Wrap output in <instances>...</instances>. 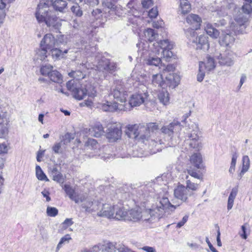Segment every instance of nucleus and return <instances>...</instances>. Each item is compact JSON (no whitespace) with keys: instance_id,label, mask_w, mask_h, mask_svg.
<instances>
[{"instance_id":"nucleus-27","label":"nucleus","mask_w":252,"mask_h":252,"mask_svg":"<svg viewBox=\"0 0 252 252\" xmlns=\"http://www.w3.org/2000/svg\"><path fill=\"white\" fill-rule=\"evenodd\" d=\"M52 6L54 9L62 13H64L67 9V2L63 0H51Z\"/></svg>"},{"instance_id":"nucleus-48","label":"nucleus","mask_w":252,"mask_h":252,"mask_svg":"<svg viewBox=\"0 0 252 252\" xmlns=\"http://www.w3.org/2000/svg\"><path fill=\"white\" fill-rule=\"evenodd\" d=\"M69 76L76 79V80H80L84 78V75L82 71H72L69 73Z\"/></svg>"},{"instance_id":"nucleus-55","label":"nucleus","mask_w":252,"mask_h":252,"mask_svg":"<svg viewBox=\"0 0 252 252\" xmlns=\"http://www.w3.org/2000/svg\"><path fill=\"white\" fill-rule=\"evenodd\" d=\"M53 180L59 183H63L64 182V178L63 175L60 172L55 173L52 175Z\"/></svg>"},{"instance_id":"nucleus-64","label":"nucleus","mask_w":252,"mask_h":252,"mask_svg":"<svg viewBox=\"0 0 252 252\" xmlns=\"http://www.w3.org/2000/svg\"><path fill=\"white\" fill-rule=\"evenodd\" d=\"M140 249L146 252H156V250L154 248L149 246H144L141 248Z\"/></svg>"},{"instance_id":"nucleus-46","label":"nucleus","mask_w":252,"mask_h":252,"mask_svg":"<svg viewBox=\"0 0 252 252\" xmlns=\"http://www.w3.org/2000/svg\"><path fill=\"white\" fill-rule=\"evenodd\" d=\"M187 172L189 175L195 178L198 179H201L202 178L201 174H200L199 171H197V170L194 169L191 167L187 169Z\"/></svg>"},{"instance_id":"nucleus-30","label":"nucleus","mask_w":252,"mask_h":252,"mask_svg":"<svg viewBox=\"0 0 252 252\" xmlns=\"http://www.w3.org/2000/svg\"><path fill=\"white\" fill-rule=\"evenodd\" d=\"M89 133L92 136L99 137L104 133L103 127L101 124H95L89 129Z\"/></svg>"},{"instance_id":"nucleus-4","label":"nucleus","mask_w":252,"mask_h":252,"mask_svg":"<svg viewBox=\"0 0 252 252\" xmlns=\"http://www.w3.org/2000/svg\"><path fill=\"white\" fill-rule=\"evenodd\" d=\"M52 12L49 11L48 5L46 3L40 2L37 6L35 16L37 21L41 23L44 22L49 27L57 28V18L51 15Z\"/></svg>"},{"instance_id":"nucleus-16","label":"nucleus","mask_w":252,"mask_h":252,"mask_svg":"<svg viewBox=\"0 0 252 252\" xmlns=\"http://www.w3.org/2000/svg\"><path fill=\"white\" fill-rule=\"evenodd\" d=\"M84 196L83 201H80L81 203V207L87 212H92L98 210V203L96 202H93L86 193H82Z\"/></svg>"},{"instance_id":"nucleus-18","label":"nucleus","mask_w":252,"mask_h":252,"mask_svg":"<svg viewBox=\"0 0 252 252\" xmlns=\"http://www.w3.org/2000/svg\"><path fill=\"white\" fill-rule=\"evenodd\" d=\"M137 132V136L136 140L143 143L148 141L149 146L152 148L150 141L151 136L150 132L147 130V127L144 125L139 124Z\"/></svg>"},{"instance_id":"nucleus-34","label":"nucleus","mask_w":252,"mask_h":252,"mask_svg":"<svg viewBox=\"0 0 252 252\" xmlns=\"http://www.w3.org/2000/svg\"><path fill=\"white\" fill-rule=\"evenodd\" d=\"M199 63L203 64V68L207 71H210L212 69H214L216 67L214 59L211 57L210 56H208L206 57V61L204 62H200Z\"/></svg>"},{"instance_id":"nucleus-52","label":"nucleus","mask_w":252,"mask_h":252,"mask_svg":"<svg viewBox=\"0 0 252 252\" xmlns=\"http://www.w3.org/2000/svg\"><path fill=\"white\" fill-rule=\"evenodd\" d=\"M74 139V135L70 133H66L63 137L61 142L64 145H67L71 142V140Z\"/></svg>"},{"instance_id":"nucleus-60","label":"nucleus","mask_w":252,"mask_h":252,"mask_svg":"<svg viewBox=\"0 0 252 252\" xmlns=\"http://www.w3.org/2000/svg\"><path fill=\"white\" fill-rule=\"evenodd\" d=\"M171 49H167L163 50V51H161L164 58L168 59L172 57L173 56V53L170 51Z\"/></svg>"},{"instance_id":"nucleus-29","label":"nucleus","mask_w":252,"mask_h":252,"mask_svg":"<svg viewBox=\"0 0 252 252\" xmlns=\"http://www.w3.org/2000/svg\"><path fill=\"white\" fill-rule=\"evenodd\" d=\"M153 46L156 47L155 52H159V50L162 51L163 50L172 49L173 45L170 43L168 39H165L154 42Z\"/></svg>"},{"instance_id":"nucleus-61","label":"nucleus","mask_w":252,"mask_h":252,"mask_svg":"<svg viewBox=\"0 0 252 252\" xmlns=\"http://www.w3.org/2000/svg\"><path fill=\"white\" fill-rule=\"evenodd\" d=\"M189 219V215H185L182 219V220L177 224V227L180 228L183 226L187 221Z\"/></svg>"},{"instance_id":"nucleus-43","label":"nucleus","mask_w":252,"mask_h":252,"mask_svg":"<svg viewBox=\"0 0 252 252\" xmlns=\"http://www.w3.org/2000/svg\"><path fill=\"white\" fill-rule=\"evenodd\" d=\"M188 178L189 176H187L186 186L185 187L188 188V190L193 193V191H196L198 189L199 185L197 183L192 182L190 180H188Z\"/></svg>"},{"instance_id":"nucleus-6","label":"nucleus","mask_w":252,"mask_h":252,"mask_svg":"<svg viewBox=\"0 0 252 252\" xmlns=\"http://www.w3.org/2000/svg\"><path fill=\"white\" fill-rule=\"evenodd\" d=\"M136 87L138 92L132 94L130 97L128 104L126 103L127 110H129L131 107L138 106L144 103L149 96L146 85L138 83Z\"/></svg>"},{"instance_id":"nucleus-44","label":"nucleus","mask_w":252,"mask_h":252,"mask_svg":"<svg viewBox=\"0 0 252 252\" xmlns=\"http://www.w3.org/2000/svg\"><path fill=\"white\" fill-rule=\"evenodd\" d=\"M47 48L44 47H40V48L37 49L36 50V55L38 59L41 61L44 60L47 57Z\"/></svg>"},{"instance_id":"nucleus-63","label":"nucleus","mask_w":252,"mask_h":252,"mask_svg":"<svg viewBox=\"0 0 252 252\" xmlns=\"http://www.w3.org/2000/svg\"><path fill=\"white\" fill-rule=\"evenodd\" d=\"M238 192L237 188H234L232 189L229 195V198L233 200L235 199Z\"/></svg>"},{"instance_id":"nucleus-49","label":"nucleus","mask_w":252,"mask_h":252,"mask_svg":"<svg viewBox=\"0 0 252 252\" xmlns=\"http://www.w3.org/2000/svg\"><path fill=\"white\" fill-rule=\"evenodd\" d=\"M203 64L199 63V72L197 75V80L198 82H201L203 81L205 76V71L204 68H203Z\"/></svg>"},{"instance_id":"nucleus-7","label":"nucleus","mask_w":252,"mask_h":252,"mask_svg":"<svg viewBox=\"0 0 252 252\" xmlns=\"http://www.w3.org/2000/svg\"><path fill=\"white\" fill-rule=\"evenodd\" d=\"M192 130L189 133L188 137L190 147L200 150L202 147L201 136L199 127L196 124H193L191 126Z\"/></svg>"},{"instance_id":"nucleus-15","label":"nucleus","mask_w":252,"mask_h":252,"mask_svg":"<svg viewBox=\"0 0 252 252\" xmlns=\"http://www.w3.org/2000/svg\"><path fill=\"white\" fill-rule=\"evenodd\" d=\"M194 193L188 190V188L182 185H180L174 189V195L176 198L183 201H186L189 196H191Z\"/></svg>"},{"instance_id":"nucleus-25","label":"nucleus","mask_w":252,"mask_h":252,"mask_svg":"<svg viewBox=\"0 0 252 252\" xmlns=\"http://www.w3.org/2000/svg\"><path fill=\"white\" fill-rule=\"evenodd\" d=\"M127 212L125 211L123 207L118 205L113 206V214L111 218L115 219L118 220H126Z\"/></svg>"},{"instance_id":"nucleus-40","label":"nucleus","mask_w":252,"mask_h":252,"mask_svg":"<svg viewBox=\"0 0 252 252\" xmlns=\"http://www.w3.org/2000/svg\"><path fill=\"white\" fill-rule=\"evenodd\" d=\"M196 29L194 28H191L190 29H188L186 32V34L189 40L194 43L195 41H196V39L198 38L197 34L195 32Z\"/></svg>"},{"instance_id":"nucleus-26","label":"nucleus","mask_w":252,"mask_h":252,"mask_svg":"<svg viewBox=\"0 0 252 252\" xmlns=\"http://www.w3.org/2000/svg\"><path fill=\"white\" fill-rule=\"evenodd\" d=\"M144 63L148 66L158 67L161 63L160 58L157 55L149 54L144 60Z\"/></svg>"},{"instance_id":"nucleus-20","label":"nucleus","mask_w":252,"mask_h":252,"mask_svg":"<svg viewBox=\"0 0 252 252\" xmlns=\"http://www.w3.org/2000/svg\"><path fill=\"white\" fill-rule=\"evenodd\" d=\"M100 208V211L97 213L99 216L106 217L108 218H111L114 215L113 206L109 204H98V210Z\"/></svg>"},{"instance_id":"nucleus-36","label":"nucleus","mask_w":252,"mask_h":252,"mask_svg":"<svg viewBox=\"0 0 252 252\" xmlns=\"http://www.w3.org/2000/svg\"><path fill=\"white\" fill-rule=\"evenodd\" d=\"M191 6L188 0H180L179 11L182 14H185L190 11Z\"/></svg>"},{"instance_id":"nucleus-62","label":"nucleus","mask_w":252,"mask_h":252,"mask_svg":"<svg viewBox=\"0 0 252 252\" xmlns=\"http://www.w3.org/2000/svg\"><path fill=\"white\" fill-rule=\"evenodd\" d=\"M143 7L146 8H148L153 4L152 0H143L142 2Z\"/></svg>"},{"instance_id":"nucleus-31","label":"nucleus","mask_w":252,"mask_h":252,"mask_svg":"<svg viewBox=\"0 0 252 252\" xmlns=\"http://www.w3.org/2000/svg\"><path fill=\"white\" fill-rule=\"evenodd\" d=\"M139 124L128 125L126 127V134L130 138L136 140Z\"/></svg>"},{"instance_id":"nucleus-58","label":"nucleus","mask_w":252,"mask_h":252,"mask_svg":"<svg viewBox=\"0 0 252 252\" xmlns=\"http://www.w3.org/2000/svg\"><path fill=\"white\" fill-rule=\"evenodd\" d=\"M75 81L72 80L68 81L66 83V87L67 89L70 91H71L72 93L75 90V89L77 88L76 86L74 84Z\"/></svg>"},{"instance_id":"nucleus-32","label":"nucleus","mask_w":252,"mask_h":252,"mask_svg":"<svg viewBox=\"0 0 252 252\" xmlns=\"http://www.w3.org/2000/svg\"><path fill=\"white\" fill-rule=\"evenodd\" d=\"M190 163L193 165L196 169L201 168L202 162V158L200 153H196L192 154L189 158Z\"/></svg>"},{"instance_id":"nucleus-42","label":"nucleus","mask_w":252,"mask_h":252,"mask_svg":"<svg viewBox=\"0 0 252 252\" xmlns=\"http://www.w3.org/2000/svg\"><path fill=\"white\" fill-rule=\"evenodd\" d=\"M85 146L91 150H96L99 145L97 141L95 139L92 138H88V140L85 143Z\"/></svg>"},{"instance_id":"nucleus-56","label":"nucleus","mask_w":252,"mask_h":252,"mask_svg":"<svg viewBox=\"0 0 252 252\" xmlns=\"http://www.w3.org/2000/svg\"><path fill=\"white\" fill-rule=\"evenodd\" d=\"M46 212L48 216L54 217L57 215L58 210L55 207H48Z\"/></svg>"},{"instance_id":"nucleus-24","label":"nucleus","mask_w":252,"mask_h":252,"mask_svg":"<svg viewBox=\"0 0 252 252\" xmlns=\"http://www.w3.org/2000/svg\"><path fill=\"white\" fill-rule=\"evenodd\" d=\"M141 209L135 208L131 209L127 212L126 220H131L137 221L141 220Z\"/></svg>"},{"instance_id":"nucleus-23","label":"nucleus","mask_w":252,"mask_h":252,"mask_svg":"<svg viewBox=\"0 0 252 252\" xmlns=\"http://www.w3.org/2000/svg\"><path fill=\"white\" fill-rule=\"evenodd\" d=\"M186 21L191 26V28L198 30L200 27L202 20L198 15L191 14L187 17Z\"/></svg>"},{"instance_id":"nucleus-21","label":"nucleus","mask_w":252,"mask_h":252,"mask_svg":"<svg viewBox=\"0 0 252 252\" xmlns=\"http://www.w3.org/2000/svg\"><path fill=\"white\" fill-rule=\"evenodd\" d=\"M165 83V87H169L172 89L176 87L180 81L179 75L175 73H170L168 74L164 80Z\"/></svg>"},{"instance_id":"nucleus-38","label":"nucleus","mask_w":252,"mask_h":252,"mask_svg":"<svg viewBox=\"0 0 252 252\" xmlns=\"http://www.w3.org/2000/svg\"><path fill=\"white\" fill-rule=\"evenodd\" d=\"M74 97L78 100H81L87 94V90L86 89L77 88L73 92Z\"/></svg>"},{"instance_id":"nucleus-19","label":"nucleus","mask_w":252,"mask_h":252,"mask_svg":"<svg viewBox=\"0 0 252 252\" xmlns=\"http://www.w3.org/2000/svg\"><path fill=\"white\" fill-rule=\"evenodd\" d=\"M63 189L69 197L76 203H79L80 201H83L84 199L82 193L76 194L74 189L69 185H65Z\"/></svg>"},{"instance_id":"nucleus-14","label":"nucleus","mask_w":252,"mask_h":252,"mask_svg":"<svg viewBox=\"0 0 252 252\" xmlns=\"http://www.w3.org/2000/svg\"><path fill=\"white\" fill-rule=\"evenodd\" d=\"M111 94L114 98L120 101L121 104H125L126 106V99L128 96L127 92L121 85L116 86L112 89Z\"/></svg>"},{"instance_id":"nucleus-28","label":"nucleus","mask_w":252,"mask_h":252,"mask_svg":"<svg viewBox=\"0 0 252 252\" xmlns=\"http://www.w3.org/2000/svg\"><path fill=\"white\" fill-rule=\"evenodd\" d=\"M196 41L194 43L196 44V49L208 50L209 48V44L208 40V37L204 35H201L196 39Z\"/></svg>"},{"instance_id":"nucleus-50","label":"nucleus","mask_w":252,"mask_h":252,"mask_svg":"<svg viewBox=\"0 0 252 252\" xmlns=\"http://www.w3.org/2000/svg\"><path fill=\"white\" fill-rule=\"evenodd\" d=\"M71 11L76 16L80 17L83 14V11L78 4L76 3L71 7Z\"/></svg>"},{"instance_id":"nucleus-33","label":"nucleus","mask_w":252,"mask_h":252,"mask_svg":"<svg viewBox=\"0 0 252 252\" xmlns=\"http://www.w3.org/2000/svg\"><path fill=\"white\" fill-rule=\"evenodd\" d=\"M205 30L207 34L213 38H217L219 36L220 32L219 31L209 23H205Z\"/></svg>"},{"instance_id":"nucleus-41","label":"nucleus","mask_w":252,"mask_h":252,"mask_svg":"<svg viewBox=\"0 0 252 252\" xmlns=\"http://www.w3.org/2000/svg\"><path fill=\"white\" fill-rule=\"evenodd\" d=\"M36 176L39 180L48 181L49 180L39 165L35 167Z\"/></svg>"},{"instance_id":"nucleus-11","label":"nucleus","mask_w":252,"mask_h":252,"mask_svg":"<svg viewBox=\"0 0 252 252\" xmlns=\"http://www.w3.org/2000/svg\"><path fill=\"white\" fill-rule=\"evenodd\" d=\"M122 134L121 126L117 125H112L107 128L106 136L110 142H114L120 139Z\"/></svg>"},{"instance_id":"nucleus-54","label":"nucleus","mask_w":252,"mask_h":252,"mask_svg":"<svg viewBox=\"0 0 252 252\" xmlns=\"http://www.w3.org/2000/svg\"><path fill=\"white\" fill-rule=\"evenodd\" d=\"M136 46L138 48V52L142 51L141 54H143L144 53V51H147V48L149 46V45H148L147 42L145 43L142 41H140L136 44Z\"/></svg>"},{"instance_id":"nucleus-53","label":"nucleus","mask_w":252,"mask_h":252,"mask_svg":"<svg viewBox=\"0 0 252 252\" xmlns=\"http://www.w3.org/2000/svg\"><path fill=\"white\" fill-rule=\"evenodd\" d=\"M252 3L245 2L242 6L243 12L247 14H250L252 12Z\"/></svg>"},{"instance_id":"nucleus-8","label":"nucleus","mask_w":252,"mask_h":252,"mask_svg":"<svg viewBox=\"0 0 252 252\" xmlns=\"http://www.w3.org/2000/svg\"><path fill=\"white\" fill-rule=\"evenodd\" d=\"M63 35H60L58 37V39H56L52 34H46L40 42V47H46L48 50L58 47L60 45V43H62L60 38H63Z\"/></svg>"},{"instance_id":"nucleus-57","label":"nucleus","mask_w":252,"mask_h":252,"mask_svg":"<svg viewBox=\"0 0 252 252\" xmlns=\"http://www.w3.org/2000/svg\"><path fill=\"white\" fill-rule=\"evenodd\" d=\"M243 167L242 168L248 170L250 168V161L248 156H244L242 159Z\"/></svg>"},{"instance_id":"nucleus-1","label":"nucleus","mask_w":252,"mask_h":252,"mask_svg":"<svg viewBox=\"0 0 252 252\" xmlns=\"http://www.w3.org/2000/svg\"><path fill=\"white\" fill-rule=\"evenodd\" d=\"M235 21L232 22L228 29L222 31L219 38V43L221 46L230 48L233 44L235 38L232 34L242 33L245 29V23L248 19L243 14L240 13L234 19Z\"/></svg>"},{"instance_id":"nucleus-3","label":"nucleus","mask_w":252,"mask_h":252,"mask_svg":"<svg viewBox=\"0 0 252 252\" xmlns=\"http://www.w3.org/2000/svg\"><path fill=\"white\" fill-rule=\"evenodd\" d=\"M182 129V126L180 122L174 120L167 125L164 126L160 128L161 133L167 137V145L173 147L179 141V133Z\"/></svg>"},{"instance_id":"nucleus-59","label":"nucleus","mask_w":252,"mask_h":252,"mask_svg":"<svg viewBox=\"0 0 252 252\" xmlns=\"http://www.w3.org/2000/svg\"><path fill=\"white\" fill-rule=\"evenodd\" d=\"M158 15V10L157 7L152 8L148 12V15L151 18H155Z\"/></svg>"},{"instance_id":"nucleus-22","label":"nucleus","mask_w":252,"mask_h":252,"mask_svg":"<svg viewBox=\"0 0 252 252\" xmlns=\"http://www.w3.org/2000/svg\"><path fill=\"white\" fill-rule=\"evenodd\" d=\"M51 54V56L52 58L54 60H60L61 59L64 58V55L69 53H72L73 52H75V53H77L78 51H73V50H71L70 49H65L63 51H62L61 50L59 49L58 48L55 47L50 50Z\"/></svg>"},{"instance_id":"nucleus-9","label":"nucleus","mask_w":252,"mask_h":252,"mask_svg":"<svg viewBox=\"0 0 252 252\" xmlns=\"http://www.w3.org/2000/svg\"><path fill=\"white\" fill-rule=\"evenodd\" d=\"M150 83H149L147 85L145 84L147 90H156V89H159L160 88L164 89L165 88V81L161 73L152 74L150 77Z\"/></svg>"},{"instance_id":"nucleus-12","label":"nucleus","mask_w":252,"mask_h":252,"mask_svg":"<svg viewBox=\"0 0 252 252\" xmlns=\"http://www.w3.org/2000/svg\"><path fill=\"white\" fill-rule=\"evenodd\" d=\"M97 69L101 71L112 73L117 69V64L114 62L105 58H102L98 63Z\"/></svg>"},{"instance_id":"nucleus-13","label":"nucleus","mask_w":252,"mask_h":252,"mask_svg":"<svg viewBox=\"0 0 252 252\" xmlns=\"http://www.w3.org/2000/svg\"><path fill=\"white\" fill-rule=\"evenodd\" d=\"M100 107L103 111L106 112L126 111L128 108L125 104H119L116 102H112L108 101L101 103Z\"/></svg>"},{"instance_id":"nucleus-37","label":"nucleus","mask_w":252,"mask_h":252,"mask_svg":"<svg viewBox=\"0 0 252 252\" xmlns=\"http://www.w3.org/2000/svg\"><path fill=\"white\" fill-rule=\"evenodd\" d=\"M144 36L146 40L150 42H153L158 36V34L155 32V31L152 29H147L144 32Z\"/></svg>"},{"instance_id":"nucleus-10","label":"nucleus","mask_w":252,"mask_h":252,"mask_svg":"<svg viewBox=\"0 0 252 252\" xmlns=\"http://www.w3.org/2000/svg\"><path fill=\"white\" fill-rule=\"evenodd\" d=\"M116 244L109 241L103 244L99 243L92 248L90 252L88 250H84L81 252H115L117 249Z\"/></svg>"},{"instance_id":"nucleus-5","label":"nucleus","mask_w":252,"mask_h":252,"mask_svg":"<svg viewBox=\"0 0 252 252\" xmlns=\"http://www.w3.org/2000/svg\"><path fill=\"white\" fill-rule=\"evenodd\" d=\"M147 127V130L150 132L151 136L150 141L152 146V152L153 154L161 151L162 144H164L163 140L159 137L160 134L158 131L159 126L156 123H150L145 126Z\"/></svg>"},{"instance_id":"nucleus-47","label":"nucleus","mask_w":252,"mask_h":252,"mask_svg":"<svg viewBox=\"0 0 252 252\" xmlns=\"http://www.w3.org/2000/svg\"><path fill=\"white\" fill-rule=\"evenodd\" d=\"M53 68V66L50 64H46L41 67L40 72L43 75H47L49 76Z\"/></svg>"},{"instance_id":"nucleus-2","label":"nucleus","mask_w":252,"mask_h":252,"mask_svg":"<svg viewBox=\"0 0 252 252\" xmlns=\"http://www.w3.org/2000/svg\"><path fill=\"white\" fill-rule=\"evenodd\" d=\"M175 208V206L170 203L167 197L159 198L156 205H153L151 209L141 211V220L152 222L156 219L158 220L161 218L165 213L168 212L169 211H172Z\"/></svg>"},{"instance_id":"nucleus-35","label":"nucleus","mask_w":252,"mask_h":252,"mask_svg":"<svg viewBox=\"0 0 252 252\" xmlns=\"http://www.w3.org/2000/svg\"><path fill=\"white\" fill-rule=\"evenodd\" d=\"M158 97L159 101L163 105H165L169 103V94L168 92L164 90V89H162L161 91L159 92Z\"/></svg>"},{"instance_id":"nucleus-51","label":"nucleus","mask_w":252,"mask_h":252,"mask_svg":"<svg viewBox=\"0 0 252 252\" xmlns=\"http://www.w3.org/2000/svg\"><path fill=\"white\" fill-rule=\"evenodd\" d=\"M5 3L2 1L0 4V24L3 23L6 15L5 10Z\"/></svg>"},{"instance_id":"nucleus-45","label":"nucleus","mask_w":252,"mask_h":252,"mask_svg":"<svg viewBox=\"0 0 252 252\" xmlns=\"http://www.w3.org/2000/svg\"><path fill=\"white\" fill-rule=\"evenodd\" d=\"M65 147L63 142L56 143L52 147V150L55 154H62Z\"/></svg>"},{"instance_id":"nucleus-39","label":"nucleus","mask_w":252,"mask_h":252,"mask_svg":"<svg viewBox=\"0 0 252 252\" xmlns=\"http://www.w3.org/2000/svg\"><path fill=\"white\" fill-rule=\"evenodd\" d=\"M49 77L53 82L61 83L62 82V76L61 74L57 70H52Z\"/></svg>"},{"instance_id":"nucleus-17","label":"nucleus","mask_w":252,"mask_h":252,"mask_svg":"<svg viewBox=\"0 0 252 252\" xmlns=\"http://www.w3.org/2000/svg\"><path fill=\"white\" fill-rule=\"evenodd\" d=\"M215 58L220 65L230 66L234 64L233 54L231 51L220 54L219 56H216Z\"/></svg>"}]
</instances>
